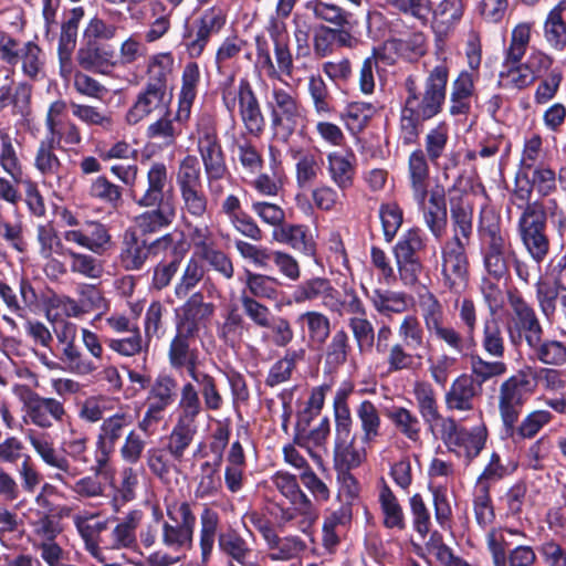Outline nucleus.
Returning a JSON list of instances; mask_svg holds the SVG:
<instances>
[{
  "instance_id": "f257e3e1",
  "label": "nucleus",
  "mask_w": 566,
  "mask_h": 566,
  "mask_svg": "<svg viewBox=\"0 0 566 566\" xmlns=\"http://www.w3.org/2000/svg\"><path fill=\"white\" fill-rule=\"evenodd\" d=\"M166 517L158 506L153 507V521L139 532L145 548L158 542L168 553L181 557L192 548L196 516L188 502H170L165 506Z\"/></svg>"
},
{
  "instance_id": "f03ea898",
  "label": "nucleus",
  "mask_w": 566,
  "mask_h": 566,
  "mask_svg": "<svg viewBox=\"0 0 566 566\" xmlns=\"http://www.w3.org/2000/svg\"><path fill=\"white\" fill-rule=\"evenodd\" d=\"M147 185L133 189L134 202L142 208H151L136 217L135 223L142 233H155L169 227L176 218L172 198H165L164 190L168 184V169L164 163H153L146 174Z\"/></svg>"
},
{
  "instance_id": "7ed1b4c3",
  "label": "nucleus",
  "mask_w": 566,
  "mask_h": 566,
  "mask_svg": "<svg viewBox=\"0 0 566 566\" xmlns=\"http://www.w3.org/2000/svg\"><path fill=\"white\" fill-rule=\"evenodd\" d=\"M25 439L42 462L56 470L54 479L67 486L78 497L93 499L104 494L105 488L97 476L86 475L73 484L70 483L71 480L81 474V471L72 465L67 457L55 448L54 440L49 433L28 429Z\"/></svg>"
},
{
  "instance_id": "20e7f679",
  "label": "nucleus",
  "mask_w": 566,
  "mask_h": 566,
  "mask_svg": "<svg viewBox=\"0 0 566 566\" xmlns=\"http://www.w3.org/2000/svg\"><path fill=\"white\" fill-rule=\"evenodd\" d=\"M449 70L444 64L436 65L427 76L422 92H417L413 82L408 83L405 106L420 118L431 119L444 104Z\"/></svg>"
},
{
  "instance_id": "39448f33",
  "label": "nucleus",
  "mask_w": 566,
  "mask_h": 566,
  "mask_svg": "<svg viewBox=\"0 0 566 566\" xmlns=\"http://www.w3.org/2000/svg\"><path fill=\"white\" fill-rule=\"evenodd\" d=\"M271 128L276 139L286 143L305 119L304 108L290 91L274 85L266 99Z\"/></svg>"
},
{
  "instance_id": "423d86ee",
  "label": "nucleus",
  "mask_w": 566,
  "mask_h": 566,
  "mask_svg": "<svg viewBox=\"0 0 566 566\" xmlns=\"http://www.w3.org/2000/svg\"><path fill=\"white\" fill-rule=\"evenodd\" d=\"M275 489L284 496L290 507L281 510V520L291 522L300 518L298 528L306 533L318 518V512L312 500L302 491L295 475L279 471L272 476Z\"/></svg>"
},
{
  "instance_id": "0eeeda50",
  "label": "nucleus",
  "mask_w": 566,
  "mask_h": 566,
  "mask_svg": "<svg viewBox=\"0 0 566 566\" xmlns=\"http://www.w3.org/2000/svg\"><path fill=\"white\" fill-rule=\"evenodd\" d=\"M545 229L546 212L542 205L527 203L518 219L517 230L523 247L536 264H541L549 251V240Z\"/></svg>"
},
{
  "instance_id": "6e6552de",
  "label": "nucleus",
  "mask_w": 566,
  "mask_h": 566,
  "mask_svg": "<svg viewBox=\"0 0 566 566\" xmlns=\"http://www.w3.org/2000/svg\"><path fill=\"white\" fill-rule=\"evenodd\" d=\"M530 380L526 375L517 374L504 380L499 389V411L505 433L514 436L515 424L522 407L530 394Z\"/></svg>"
},
{
  "instance_id": "1a4fd4ad",
  "label": "nucleus",
  "mask_w": 566,
  "mask_h": 566,
  "mask_svg": "<svg viewBox=\"0 0 566 566\" xmlns=\"http://www.w3.org/2000/svg\"><path fill=\"white\" fill-rule=\"evenodd\" d=\"M459 238H451L441 248V280L449 291L460 294L468 285L469 261Z\"/></svg>"
},
{
  "instance_id": "9d476101",
  "label": "nucleus",
  "mask_w": 566,
  "mask_h": 566,
  "mask_svg": "<svg viewBox=\"0 0 566 566\" xmlns=\"http://www.w3.org/2000/svg\"><path fill=\"white\" fill-rule=\"evenodd\" d=\"M177 397V381L169 375H159L149 386L146 407L138 428L145 433L153 432V427L164 419L165 411L170 407Z\"/></svg>"
},
{
  "instance_id": "9b49d317",
  "label": "nucleus",
  "mask_w": 566,
  "mask_h": 566,
  "mask_svg": "<svg viewBox=\"0 0 566 566\" xmlns=\"http://www.w3.org/2000/svg\"><path fill=\"white\" fill-rule=\"evenodd\" d=\"M353 433V421L335 423L334 462L342 471L360 467L367 459V447Z\"/></svg>"
},
{
  "instance_id": "f8f14e48",
  "label": "nucleus",
  "mask_w": 566,
  "mask_h": 566,
  "mask_svg": "<svg viewBox=\"0 0 566 566\" xmlns=\"http://www.w3.org/2000/svg\"><path fill=\"white\" fill-rule=\"evenodd\" d=\"M23 407V422L33 424L40 429H50L54 422H62L66 416L64 405L51 397H42L36 392L25 389V395L21 397Z\"/></svg>"
},
{
  "instance_id": "ddd939ff",
  "label": "nucleus",
  "mask_w": 566,
  "mask_h": 566,
  "mask_svg": "<svg viewBox=\"0 0 566 566\" xmlns=\"http://www.w3.org/2000/svg\"><path fill=\"white\" fill-rule=\"evenodd\" d=\"M227 22L226 11L218 6L206 9L196 20L195 32L185 34L186 46L191 57H198L203 52L210 38L218 34Z\"/></svg>"
},
{
  "instance_id": "4468645a",
  "label": "nucleus",
  "mask_w": 566,
  "mask_h": 566,
  "mask_svg": "<svg viewBox=\"0 0 566 566\" xmlns=\"http://www.w3.org/2000/svg\"><path fill=\"white\" fill-rule=\"evenodd\" d=\"M132 418L125 412H117L103 420L96 438V455L94 471L102 472L115 450V446L123 437L125 429L130 426Z\"/></svg>"
},
{
  "instance_id": "2eb2a0df",
  "label": "nucleus",
  "mask_w": 566,
  "mask_h": 566,
  "mask_svg": "<svg viewBox=\"0 0 566 566\" xmlns=\"http://www.w3.org/2000/svg\"><path fill=\"white\" fill-rule=\"evenodd\" d=\"M169 103L166 88L146 84L126 112L125 120L128 125H136L154 113L167 112Z\"/></svg>"
},
{
  "instance_id": "dca6fc26",
  "label": "nucleus",
  "mask_w": 566,
  "mask_h": 566,
  "mask_svg": "<svg viewBox=\"0 0 566 566\" xmlns=\"http://www.w3.org/2000/svg\"><path fill=\"white\" fill-rule=\"evenodd\" d=\"M315 300H321L327 310H337L340 305L339 292L325 277H312L296 285L286 304H304Z\"/></svg>"
},
{
  "instance_id": "f3484780",
  "label": "nucleus",
  "mask_w": 566,
  "mask_h": 566,
  "mask_svg": "<svg viewBox=\"0 0 566 566\" xmlns=\"http://www.w3.org/2000/svg\"><path fill=\"white\" fill-rule=\"evenodd\" d=\"M63 239L97 255L104 254L113 245L108 229L96 221H88L80 228L65 230Z\"/></svg>"
},
{
  "instance_id": "a211bd4d",
  "label": "nucleus",
  "mask_w": 566,
  "mask_h": 566,
  "mask_svg": "<svg viewBox=\"0 0 566 566\" xmlns=\"http://www.w3.org/2000/svg\"><path fill=\"white\" fill-rule=\"evenodd\" d=\"M510 258H514V252L507 240L495 228H489L483 258L488 274L496 281L504 277L509 271Z\"/></svg>"
},
{
  "instance_id": "6ab92c4d",
  "label": "nucleus",
  "mask_w": 566,
  "mask_h": 566,
  "mask_svg": "<svg viewBox=\"0 0 566 566\" xmlns=\"http://www.w3.org/2000/svg\"><path fill=\"white\" fill-rule=\"evenodd\" d=\"M214 305L203 302L200 293L192 294L180 307L176 329L196 336L201 326L213 315Z\"/></svg>"
},
{
  "instance_id": "aec40b11",
  "label": "nucleus",
  "mask_w": 566,
  "mask_h": 566,
  "mask_svg": "<svg viewBox=\"0 0 566 566\" xmlns=\"http://www.w3.org/2000/svg\"><path fill=\"white\" fill-rule=\"evenodd\" d=\"M326 170L335 186L345 191L354 185L356 155L350 148L333 150L326 155Z\"/></svg>"
},
{
  "instance_id": "412c9836",
  "label": "nucleus",
  "mask_w": 566,
  "mask_h": 566,
  "mask_svg": "<svg viewBox=\"0 0 566 566\" xmlns=\"http://www.w3.org/2000/svg\"><path fill=\"white\" fill-rule=\"evenodd\" d=\"M178 116V107L174 115L169 111L165 112L163 116L148 125L146 137L163 147L174 146L190 119V115H186L182 120Z\"/></svg>"
},
{
  "instance_id": "4be33fe9",
  "label": "nucleus",
  "mask_w": 566,
  "mask_h": 566,
  "mask_svg": "<svg viewBox=\"0 0 566 566\" xmlns=\"http://www.w3.org/2000/svg\"><path fill=\"white\" fill-rule=\"evenodd\" d=\"M479 396V389L474 379L467 374L455 378L446 392L444 402L449 411L469 412L474 409V400Z\"/></svg>"
},
{
  "instance_id": "5701e85b",
  "label": "nucleus",
  "mask_w": 566,
  "mask_h": 566,
  "mask_svg": "<svg viewBox=\"0 0 566 566\" xmlns=\"http://www.w3.org/2000/svg\"><path fill=\"white\" fill-rule=\"evenodd\" d=\"M510 305L515 315V327L523 334L528 347L536 345L543 336V328L534 308L521 296L511 295Z\"/></svg>"
},
{
  "instance_id": "b1692460",
  "label": "nucleus",
  "mask_w": 566,
  "mask_h": 566,
  "mask_svg": "<svg viewBox=\"0 0 566 566\" xmlns=\"http://www.w3.org/2000/svg\"><path fill=\"white\" fill-rule=\"evenodd\" d=\"M195 337L176 329L168 349L170 366L175 369L186 368L190 377L198 373V350L191 347Z\"/></svg>"
},
{
  "instance_id": "393cba45",
  "label": "nucleus",
  "mask_w": 566,
  "mask_h": 566,
  "mask_svg": "<svg viewBox=\"0 0 566 566\" xmlns=\"http://www.w3.org/2000/svg\"><path fill=\"white\" fill-rule=\"evenodd\" d=\"M272 239L307 256H313L316 252L314 238L310 229L303 224L284 223L273 230Z\"/></svg>"
},
{
  "instance_id": "a878e982",
  "label": "nucleus",
  "mask_w": 566,
  "mask_h": 566,
  "mask_svg": "<svg viewBox=\"0 0 566 566\" xmlns=\"http://www.w3.org/2000/svg\"><path fill=\"white\" fill-rule=\"evenodd\" d=\"M239 111L245 129L253 136H259L264 128V117L262 115L258 98L251 86L242 82L238 91Z\"/></svg>"
},
{
  "instance_id": "bb28decb",
  "label": "nucleus",
  "mask_w": 566,
  "mask_h": 566,
  "mask_svg": "<svg viewBox=\"0 0 566 566\" xmlns=\"http://www.w3.org/2000/svg\"><path fill=\"white\" fill-rule=\"evenodd\" d=\"M429 203L424 199L423 206H418L423 212L424 223L436 239H440L447 226V206L443 188L437 186L428 191Z\"/></svg>"
},
{
  "instance_id": "cd10ccee",
  "label": "nucleus",
  "mask_w": 566,
  "mask_h": 566,
  "mask_svg": "<svg viewBox=\"0 0 566 566\" xmlns=\"http://www.w3.org/2000/svg\"><path fill=\"white\" fill-rule=\"evenodd\" d=\"M408 171L412 198L417 206H423L424 199L428 197L429 166L422 150L418 149L410 154Z\"/></svg>"
},
{
  "instance_id": "c85d7f7f",
  "label": "nucleus",
  "mask_w": 566,
  "mask_h": 566,
  "mask_svg": "<svg viewBox=\"0 0 566 566\" xmlns=\"http://www.w3.org/2000/svg\"><path fill=\"white\" fill-rule=\"evenodd\" d=\"M464 13L462 0H442L432 10V28L437 35L447 36L459 24Z\"/></svg>"
},
{
  "instance_id": "c756f323",
  "label": "nucleus",
  "mask_w": 566,
  "mask_h": 566,
  "mask_svg": "<svg viewBox=\"0 0 566 566\" xmlns=\"http://www.w3.org/2000/svg\"><path fill=\"white\" fill-rule=\"evenodd\" d=\"M20 143L12 136L10 129H0V167L13 181H22L24 177L18 149Z\"/></svg>"
},
{
  "instance_id": "7c9ffc66",
  "label": "nucleus",
  "mask_w": 566,
  "mask_h": 566,
  "mask_svg": "<svg viewBox=\"0 0 566 566\" xmlns=\"http://www.w3.org/2000/svg\"><path fill=\"white\" fill-rule=\"evenodd\" d=\"M488 431L485 426H476L470 430L462 429L457 438V442L449 449L459 458H464L468 462L476 458L485 446Z\"/></svg>"
},
{
  "instance_id": "2f4dec72",
  "label": "nucleus",
  "mask_w": 566,
  "mask_h": 566,
  "mask_svg": "<svg viewBox=\"0 0 566 566\" xmlns=\"http://www.w3.org/2000/svg\"><path fill=\"white\" fill-rule=\"evenodd\" d=\"M144 517L140 510H132L118 520L112 531V547L115 549L132 548L136 545V531Z\"/></svg>"
},
{
  "instance_id": "473e14b6",
  "label": "nucleus",
  "mask_w": 566,
  "mask_h": 566,
  "mask_svg": "<svg viewBox=\"0 0 566 566\" xmlns=\"http://www.w3.org/2000/svg\"><path fill=\"white\" fill-rule=\"evenodd\" d=\"M536 300L542 314L547 321H552L557 300L566 312V286L539 279L536 283Z\"/></svg>"
},
{
  "instance_id": "72a5a7b5",
  "label": "nucleus",
  "mask_w": 566,
  "mask_h": 566,
  "mask_svg": "<svg viewBox=\"0 0 566 566\" xmlns=\"http://www.w3.org/2000/svg\"><path fill=\"white\" fill-rule=\"evenodd\" d=\"M245 45V41L238 35L226 38L216 53L218 73L223 77L224 85H231L234 80V71L231 61L235 59Z\"/></svg>"
},
{
  "instance_id": "f704fd0d",
  "label": "nucleus",
  "mask_w": 566,
  "mask_h": 566,
  "mask_svg": "<svg viewBox=\"0 0 566 566\" xmlns=\"http://www.w3.org/2000/svg\"><path fill=\"white\" fill-rule=\"evenodd\" d=\"M367 296L376 312L384 316L402 314L409 306L408 296L403 292L376 289Z\"/></svg>"
},
{
  "instance_id": "c9c22d12",
  "label": "nucleus",
  "mask_w": 566,
  "mask_h": 566,
  "mask_svg": "<svg viewBox=\"0 0 566 566\" xmlns=\"http://www.w3.org/2000/svg\"><path fill=\"white\" fill-rule=\"evenodd\" d=\"M182 84L178 95L179 119L191 115L193 101L197 96V87L200 81V71L197 63L191 62L185 65L181 77Z\"/></svg>"
},
{
  "instance_id": "e433bc0d",
  "label": "nucleus",
  "mask_w": 566,
  "mask_h": 566,
  "mask_svg": "<svg viewBox=\"0 0 566 566\" xmlns=\"http://www.w3.org/2000/svg\"><path fill=\"white\" fill-rule=\"evenodd\" d=\"M329 430L328 419L323 418L315 428L311 430H298L295 436V443L308 452L318 469H324V461L321 454L315 452L313 448L321 447L326 442Z\"/></svg>"
},
{
  "instance_id": "4c0bfd02",
  "label": "nucleus",
  "mask_w": 566,
  "mask_h": 566,
  "mask_svg": "<svg viewBox=\"0 0 566 566\" xmlns=\"http://www.w3.org/2000/svg\"><path fill=\"white\" fill-rule=\"evenodd\" d=\"M363 444H371L380 436L381 419L378 409L370 400H363L356 408Z\"/></svg>"
},
{
  "instance_id": "58836bf2",
  "label": "nucleus",
  "mask_w": 566,
  "mask_h": 566,
  "mask_svg": "<svg viewBox=\"0 0 566 566\" xmlns=\"http://www.w3.org/2000/svg\"><path fill=\"white\" fill-rule=\"evenodd\" d=\"M525 537V534L514 528L492 527L485 535L488 551L492 558L493 566H506V549L511 545L506 536Z\"/></svg>"
},
{
  "instance_id": "ea45409f",
  "label": "nucleus",
  "mask_w": 566,
  "mask_h": 566,
  "mask_svg": "<svg viewBox=\"0 0 566 566\" xmlns=\"http://www.w3.org/2000/svg\"><path fill=\"white\" fill-rule=\"evenodd\" d=\"M197 150L201 157L206 176L210 178L226 176L227 165L219 139L197 142Z\"/></svg>"
},
{
  "instance_id": "a19ab883",
  "label": "nucleus",
  "mask_w": 566,
  "mask_h": 566,
  "mask_svg": "<svg viewBox=\"0 0 566 566\" xmlns=\"http://www.w3.org/2000/svg\"><path fill=\"white\" fill-rule=\"evenodd\" d=\"M34 167L44 178L62 179L65 167L54 153L53 138L40 143L34 155Z\"/></svg>"
},
{
  "instance_id": "79ce46f5",
  "label": "nucleus",
  "mask_w": 566,
  "mask_h": 566,
  "mask_svg": "<svg viewBox=\"0 0 566 566\" xmlns=\"http://www.w3.org/2000/svg\"><path fill=\"white\" fill-rule=\"evenodd\" d=\"M305 9L312 12L313 17L328 24L345 28L350 27L352 14L342 7L323 0H308Z\"/></svg>"
},
{
  "instance_id": "37998d69",
  "label": "nucleus",
  "mask_w": 566,
  "mask_h": 566,
  "mask_svg": "<svg viewBox=\"0 0 566 566\" xmlns=\"http://www.w3.org/2000/svg\"><path fill=\"white\" fill-rule=\"evenodd\" d=\"M70 107L73 116L81 123L91 127H99L104 132L113 130L115 122L111 112L73 101L70 102Z\"/></svg>"
},
{
  "instance_id": "c03bdc74",
  "label": "nucleus",
  "mask_w": 566,
  "mask_h": 566,
  "mask_svg": "<svg viewBox=\"0 0 566 566\" xmlns=\"http://www.w3.org/2000/svg\"><path fill=\"white\" fill-rule=\"evenodd\" d=\"M471 377L482 385L493 378L502 377L507 371V365L503 358L488 360L479 354H473L469 359Z\"/></svg>"
},
{
  "instance_id": "a18cd8bd",
  "label": "nucleus",
  "mask_w": 566,
  "mask_h": 566,
  "mask_svg": "<svg viewBox=\"0 0 566 566\" xmlns=\"http://www.w3.org/2000/svg\"><path fill=\"white\" fill-rule=\"evenodd\" d=\"M413 396L423 421L433 431V421L439 418L440 412L432 386L426 381H417L413 386Z\"/></svg>"
},
{
  "instance_id": "49530a36",
  "label": "nucleus",
  "mask_w": 566,
  "mask_h": 566,
  "mask_svg": "<svg viewBox=\"0 0 566 566\" xmlns=\"http://www.w3.org/2000/svg\"><path fill=\"white\" fill-rule=\"evenodd\" d=\"M197 432L196 423H187L177 421L175 424L167 444V450L175 461H181L186 450L191 444L193 437Z\"/></svg>"
},
{
  "instance_id": "de8ad7c7",
  "label": "nucleus",
  "mask_w": 566,
  "mask_h": 566,
  "mask_svg": "<svg viewBox=\"0 0 566 566\" xmlns=\"http://www.w3.org/2000/svg\"><path fill=\"white\" fill-rule=\"evenodd\" d=\"M395 428L412 442L420 440L421 423L417 415L405 407H394L387 415Z\"/></svg>"
},
{
  "instance_id": "09e8293b",
  "label": "nucleus",
  "mask_w": 566,
  "mask_h": 566,
  "mask_svg": "<svg viewBox=\"0 0 566 566\" xmlns=\"http://www.w3.org/2000/svg\"><path fill=\"white\" fill-rule=\"evenodd\" d=\"M379 503L384 514L385 526L402 530L406 525L402 507L394 492L386 484L379 491Z\"/></svg>"
},
{
  "instance_id": "8fccbe9b",
  "label": "nucleus",
  "mask_w": 566,
  "mask_h": 566,
  "mask_svg": "<svg viewBox=\"0 0 566 566\" xmlns=\"http://www.w3.org/2000/svg\"><path fill=\"white\" fill-rule=\"evenodd\" d=\"M70 259V271L91 280H98L104 273L103 262L86 253L75 252L69 249L66 255Z\"/></svg>"
},
{
  "instance_id": "3c124183",
  "label": "nucleus",
  "mask_w": 566,
  "mask_h": 566,
  "mask_svg": "<svg viewBox=\"0 0 566 566\" xmlns=\"http://www.w3.org/2000/svg\"><path fill=\"white\" fill-rule=\"evenodd\" d=\"M536 81L525 62H511L504 60V70L500 73V82L505 87L522 90Z\"/></svg>"
},
{
  "instance_id": "603ef678",
  "label": "nucleus",
  "mask_w": 566,
  "mask_h": 566,
  "mask_svg": "<svg viewBox=\"0 0 566 566\" xmlns=\"http://www.w3.org/2000/svg\"><path fill=\"white\" fill-rule=\"evenodd\" d=\"M532 36V23L520 22L511 31V38L504 52L505 61L517 63L524 57Z\"/></svg>"
},
{
  "instance_id": "864d4df0",
  "label": "nucleus",
  "mask_w": 566,
  "mask_h": 566,
  "mask_svg": "<svg viewBox=\"0 0 566 566\" xmlns=\"http://www.w3.org/2000/svg\"><path fill=\"white\" fill-rule=\"evenodd\" d=\"M277 279L247 271L245 286L253 298L275 301L279 297Z\"/></svg>"
},
{
  "instance_id": "5fc2aeb1",
  "label": "nucleus",
  "mask_w": 566,
  "mask_h": 566,
  "mask_svg": "<svg viewBox=\"0 0 566 566\" xmlns=\"http://www.w3.org/2000/svg\"><path fill=\"white\" fill-rule=\"evenodd\" d=\"M376 111L377 107L371 103H350L343 113L342 119L352 134H357L365 128Z\"/></svg>"
},
{
  "instance_id": "6e6d98bb",
  "label": "nucleus",
  "mask_w": 566,
  "mask_h": 566,
  "mask_svg": "<svg viewBox=\"0 0 566 566\" xmlns=\"http://www.w3.org/2000/svg\"><path fill=\"white\" fill-rule=\"evenodd\" d=\"M419 308L429 334L446 323L443 305L431 292L420 295Z\"/></svg>"
},
{
  "instance_id": "4d7b16f0",
  "label": "nucleus",
  "mask_w": 566,
  "mask_h": 566,
  "mask_svg": "<svg viewBox=\"0 0 566 566\" xmlns=\"http://www.w3.org/2000/svg\"><path fill=\"white\" fill-rule=\"evenodd\" d=\"M171 459L167 449L150 448L147 450L146 462L148 469L166 484L170 483L172 472L178 471Z\"/></svg>"
},
{
  "instance_id": "13d9d810",
  "label": "nucleus",
  "mask_w": 566,
  "mask_h": 566,
  "mask_svg": "<svg viewBox=\"0 0 566 566\" xmlns=\"http://www.w3.org/2000/svg\"><path fill=\"white\" fill-rule=\"evenodd\" d=\"M307 92L316 115L328 116L333 112L332 96L325 81L319 74L310 75Z\"/></svg>"
},
{
  "instance_id": "bf43d9fd",
  "label": "nucleus",
  "mask_w": 566,
  "mask_h": 566,
  "mask_svg": "<svg viewBox=\"0 0 566 566\" xmlns=\"http://www.w3.org/2000/svg\"><path fill=\"white\" fill-rule=\"evenodd\" d=\"M297 324L305 325L311 340L317 344L326 342L331 334L329 318L317 311H307L296 318Z\"/></svg>"
},
{
  "instance_id": "052dcab7",
  "label": "nucleus",
  "mask_w": 566,
  "mask_h": 566,
  "mask_svg": "<svg viewBox=\"0 0 566 566\" xmlns=\"http://www.w3.org/2000/svg\"><path fill=\"white\" fill-rule=\"evenodd\" d=\"M449 125L446 122H439L430 128L424 136V150L429 160L437 164L447 149L449 142Z\"/></svg>"
},
{
  "instance_id": "680f3d73",
  "label": "nucleus",
  "mask_w": 566,
  "mask_h": 566,
  "mask_svg": "<svg viewBox=\"0 0 566 566\" xmlns=\"http://www.w3.org/2000/svg\"><path fill=\"white\" fill-rule=\"evenodd\" d=\"M218 525L219 514L206 507L200 515V549L203 563H206L211 555Z\"/></svg>"
},
{
  "instance_id": "e2e57ef3",
  "label": "nucleus",
  "mask_w": 566,
  "mask_h": 566,
  "mask_svg": "<svg viewBox=\"0 0 566 566\" xmlns=\"http://www.w3.org/2000/svg\"><path fill=\"white\" fill-rule=\"evenodd\" d=\"M534 356L545 365L562 366L566 364V346L554 339L542 340L531 345Z\"/></svg>"
},
{
  "instance_id": "0e129e2a",
  "label": "nucleus",
  "mask_w": 566,
  "mask_h": 566,
  "mask_svg": "<svg viewBox=\"0 0 566 566\" xmlns=\"http://www.w3.org/2000/svg\"><path fill=\"white\" fill-rule=\"evenodd\" d=\"M398 336L407 348L418 350L424 346V332L417 316L406 315L397 329Z\"/></svg>"
},
{
  "instance_id": "69168bd1",
  "label": "nucleus",
  "mask_w": 566,
  "mask_h": 566,
  "mask_svg": "<svg viewBox=\"0 0 566 566\" xmlns=\"http://www.w3.org/2000/svg\"><path fill=\"white\" fill-rule=\"evenodd\" d=\"M427 238L418 228L405 231L394 247L395 256L420 258L426 248Z\"/></svg>"
},
{
  "instance_id": "338daca9",
  "label": "nucleus",
  "mask_w": 566,
  "mask_h": 566,
  "mask_svg": "<svg viewBox=\"0 0 566 566\" xmlns=\"http://www.w3.org/2000/svg\"><path fill=\"white\" fill-rule=\"evenodd\" d=\"M62 446L71 459L84 464L88 463L86 455L88 450V436L84 431L76 429L70 423L69 430L63 437Z\"/></svg>"
},
{
  "instance_id": "774afa93",
  "label": "nucleus",
  "mask_w": 566,
  "mask_h": 566,
  "mask_svg": "<svg viewBox=\"0 0 566 566\" xmlns=\"http://www.w3.org/2000/svg\"><path fill=\"white\" fill-rule=\"evenodd\" d=\"M473 510L476 523L481 527L491 525L495 518L494 507L490 496L489 486L475 484L473 491Z\"/></svg>"
}]
</instances>
